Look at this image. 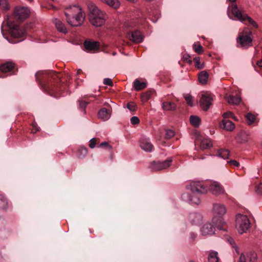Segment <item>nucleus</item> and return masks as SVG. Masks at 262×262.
Listing matches in <instances>:
<instances>
[{
  "label": "nucleus",
  "mask_w": 262,
  "mask_h": 262,
  "mask_svg": "<svg viewBox=\"0 0 262 262\" xmlns=\"http://www.w3.org/2000/svg\"><path fill=\"white\" fill-rule=\"evenodd\" d=\"M79 107L81 108L84 109L88 105V102L84 100H79Z\"/></svg>",
  "instance_id": "nucleus-50"
},
{
  "label": "nucleus",
  "mask_w": 262,
  "mask_h": 262,
  "mask_svg": "<svg viewBox=\"0 0 262 262\" xmlns=\"http://www.w3.org/2000/svg\"><path fill=\"white\" fill-rule=\"evenodd\" d=\"M223 117L225 118H234V117H233V114H232V113L230 112H227V113H225L223 114Z\"/></svg>",
  "instance_id": "nucleus-53"
},
{
  "label": "nucleus",
  "mask_w": 262,
  "mask_h": 262,
  "mask_svg": "<svg viewBox=\"0 0 262 262\" xmlns=\"http://www.w3.org/2000/svg\"><path fill=\"white\" fill-rule=\"evenodd\" d=\"M230 242L232 244V242L234 243L233 239L232 238H230Z\"/></svg>",
  "instance_id": "nucleus-60"
},
{
  "label": "nucleus",
  "mask_w": 262,
  "mask_h": 262,
  "mask_svg": "<svg viewBox=\"0 0 262 262\" xmlns=\"http://www.w3.org/2000/svg\"><path fill=\"white\" fill-rule=\"evenodd\" d=\"M201 232L203 235H213L215 232L214 225L210 223L204 224L201 228Z\"/></svg>",
  "instance_id": "nucleus-15"
},
{
  "label": "nucleus",
  "mask_w": 262,
  "mask_h": 262,
  "mask_svg": "<svg viewBox=\"0 0 262 262\" xmlns=\"http://www.w3.org/2000/svg\"><path fill=\"white\" fill-rule=\"evenodd\" d=\"M228 102L230 104L237 105L241 102V98L237 96L230 95L227 97Z\"/></svg>",
  "instance_id": "nucleus-27"
},
{
  "label": "nucleus",
  "mask_w": 262,
  "mask_h": 262,
  "mask_svg": "<svg viewBox=\"0 0 262 262\" xmlns=\"http://www.w3.org/2000/svg\"><path fill=\"white\" fill-rule=\"evenodd\" d=\"M47 74V77L50 79V81L46 84L45 86V89L46 91L50 92L51 95H53V94L57 93L59 91V89L57 88V85H56L54 83H53L52 80H53V81H55L56 83L57 84L60 81L61 78L60 75V74L55 71H51Z\"/></svg>",
  "instance_id": "nucleus-5"
},
{
  "label": "nucleus",
  "mask_w": 262,
  "mask_h": 262,
  "mask_svg": "<svg viewBox=\"0 0 262 262\" xmlns=\"http://www.w3.org/2000/svg\"><path fill=\"white\" fill-rule=\"evenodd\" d=\"M100 1L115 9H118L120 6V3L118 0H100Z\"/></svg>",
  "instance_id": "nucleus-20"
},
{
  "label": "nucleus",
  "mask_w": 262,
  "mask_h": 262,
  "mask_svg": "<svg viewBox=\"0 0 262 262\" xmlns=\"http://www.w3.org/2000/svg\"><path fill=\"white\" fill-rule=\"evenodd\" d=\"M33 128H34L32 130V132L33 133H35L36 132H37V131H38V129L37 128V127L35 126H34Z\"/></svg>",
  "instance_id": "nucleus-56"
},
{
  "label": "nucleus",
  "mask_w": 262,
  "mask_h": 262,
  "mask_svg": "<svg viewBox=\"0 0 262 262\" xmlns=\"http://www.w3.org/2000/svg\"><path fill=\"white\" fill-rule=\"evenodd\" d=\"M185 99L187 102V103L190 105V106H192L193 105V98L190 95H186L185 96Z\"/></svg>",
  "instance_id": "nucleus-42"
},
{
  "label": "nucleus",
  "mask_w": 262,
  "mask_h": 262,
  "mask_svg": "<svg viewBox=\"0 0 262 262\" xmlns=\"http://www.w3.org/2000/svg\"><path fill=\"white\" fill-rule=\"evenodd\" d=\"M208 260L209 262H218L217 252L214 251L211 252L208 256Z\"/></svg>",
  "instance_id": "nucleus-32"
},
{
  "label": "nucleus",
  "mask_w": 262,
  "mask_h": 262,
  "mask_svg": "<svg viewBox=\"0 0 262 262\" xmlns=\"http://www.w3.org/2000/svg\"><path fill=\"white\" fill-rule=\"evenodd\" d=\"M188 189L196 194H206L207 192V187L203 182L201 181L191 182Z\"/></svg>",
  "instance_id": "nucleus-8"
},
{
  "label": "nucleus",
  "mask_w": 262,
  "mask_h": 262,
  "mask_svg": "<svg viewBox=\"0 0 262 262\" xmlns=\"http://www.w3.org/2000/svg\"><path fill=\"white\" fill-rule=\"evenodd\" d=\"M190 123L195 127H198L201 123V119L196 116H191L190 117Z\"/></svg>",
  "instance_id": "nucleus-31"
},
{
  "label": "nucleus",
  "mask_w": 262,
  "mask_h": 262,
  "mask_svg": "<svg viewBox=\"0 0 262 262\" xmlns=\"http://www.w3.org/2000/svg\"><path fill=\"white\" fill-rule=\"evenodd\" d=\"M103 84L111 86H112L113 85L112 79L107 78L104 79Z\"/></svg>",
  "instance_id": "nucleus-49"
},
{
  "label": "nucleus",
  "mask_w": 262,
  "mask_h": 262,
  "mask_svg": "<svg viewBox=\"0 0 262 262\" xmlns=\"http://www.w3.org/2000/svg\"><path fill=\"white\" fill-rule=\"evenodd\" d=\"M0 7L4 10H8L10 8L9 3L7 0H0Z\"/></svg>",
  "instance_id": "nucleus-35"
},
{
  "label": "nucleus",
  "mask_w": 262,
  "mask_h": 262,
  "mask_svg": "<svg viewBox=\"0 0 262 262\" xmlns=\"http://www.w3.org/2000/svg\"><path fill=\"white\" fill-rule=\"evenodd\" d=\"M190 202L194 204L198 205L200 203V199L198 196H192L189 200Z\"/></svg>",
  "instance_id": "nucleus-44"
},
{
  "label": "nucleus",
  "mask_w": 262,
  "mask_h": 262,
  "mask_svg": "<svg viewBox=\"0 0 262 262\" xmlns=\"http://www.w3.org/2000/svg\"><path fill=\"white\" fill-rule=\"evenodd\" d=\"M198 158L200 159L204 160L205 158V157L204 156H201Z\"/></svg>",
  "instance_id": "nucleus-59"
},
{
  "label": "nucleus",
  "mask_w": 262,
  "mask_h": 262,
  "mask_svg": "<svg viewBox=\"0 0 262 262\" xmlns=\"http://www.w3.org/2000/svg\"><path fill=\"white\" fill-rule=\"evenodd\" d=\"M131 123L133 125H137L140 122V120L137 116H133L130 119Z\"/></svg>",
  "instance_id": "nucleus-48"
},
{
  "label": "nucleus",
  "mask_w": 262,
  "mask_h": 262,
  "mask_svg": "<svg viewBox=\"0 0 262 262\" xmlns=\"http://www.w3.org/2000/svg\"><path fill=\"white\" fill-rule=\"evenodd\" d=\"M226 213V208L224 205L220 203H215L213 205L212 221L215 225L216 228L220 230L227 231L224 227L226 224L223 219V216Z\"/></svg>",
  "instance_id": "nucleus-3"
},
{
  "label": "nucleus",
  "mask_w": 262,
  "mask_h": 262,
  "mask_svg": "<svg viewBox=\"0 0 262 262\" xmlns=\"http://www.w3.org/2000/svg\"><path fill=\"white\" fill-rule=\"evenodd\" d=\"M88 149L85 147H80L78 150V157L83 158L88 154Z\"/></svg>",
  "instance_id": "nucleus-33"
},
{
  "label": "nucleus",
  "mask_w": 262,
  "mask_h": 262,
  "mask_svg": "<svg viewBox=\"0 0 262 262\" xmlns=\"http://www.w3.org/2000/svg\"><path fill=\"white\" fill-rule=\"evenodd\" d=\"M162 108L164 111H173L176 110V104L170 101L163 102L162 103Z\"/></svg>",
  "instance_id": "nucleus-24"
},
{
  "label": "nucleus",
  "mask_w": 262,
  "mask_h": 262,
  "mask_svg": "<svg viewBox=\"0 0 262 262\" xmlns=\"http://www.w3.org/2000/svg\"><path fill=\"white\" fill-rule=\"evenodd\" d=\"M15 67V64L12 61H7L0 67V70L2 73H5L11 72Z\"/></svg>",
  "instance_id": "nucleus-19"
},
{
  "label": "nucleus",
  "mask_w": 262,
  "mask_h": 262,
  "mask_svg": "<svg viewBox=\"0 0 262 262\" xmlns=\"http://www.w3.org/2000/svg\"><path fill=\"white\" fill-rule=\"evenodd\" d=\"M217 155L224 159H227L229 158L230 152L228 149H220L218 150Z\"/></svg>",
  "instance_id": "nucleus-29"
},
{
  "label": "nucleus",
  "mask_w": 262,
  "mask_h": 262,
  "mask_svg": "<svg viewBox=\"0 0 262 262\" xmlns=\"http://www.w3.org/2000/svg\"><path fill=\"white\" fill-rule=\"evenodd\" d=\"M8 202L7 199L2 195H0V208L4 209L7 208Z\"/></svg>",
  "instance_id": "nucleus-37"
},
{
  "label": "nucleus",
  "mask_w": 262,
  "mask_h": 262,
  "mask_svg": "<svg viewBox=\"0 0 262 262\" xmlns=\"http://www.w3.org/2000/svg\"><path fill=\"white\" fill-rule=\"evenodd\" d=\"M212 143L211 140L209 139H203L200 144V148L202 149H206L212 147Z\"/></svg>",
  "instance_id": "nucleus-26"
},
{
  "label": "nucleus",
  "mask_w": 262,
  "mask_h": 262,
  "mask_svg": "<svg viewBox=\"0 0 262 262\" xmlns=\"http://www.w3.org/2000/svg\"><path fill=\"white\" fill-rule=\"evenodd\" d=\"M140 146L141 148L145 151L150 152L153 149V145L149 139L142 138L140 140Z\"/></svg>",
  "instance_id": "nucleus-16"
},
{
  "label": "nucleus",
  "mask_w": 262,
  "mask_h": 262,
  "mask_svg": "<svg viewBox=\"0 0 262 262\" xmlns=\"http://www.w3.org/2000/svg\"><path fill=\"white\" fill-rule=\"evenodd\" d=\"M231 12L232 14L240 21L244 23L245 24H246V21H248L253 27L256 29L258 28V25L257 23L247 14L243 13L242 11L238 8L236 4L232 6Z\"/></svg>",
  "instance_id": "nucleus-6"
},
{
  "label": "nucleus",
  "mask_w": 262,
  "mask_h": 262,
  "mask_svg": "<svg viewBox=\"0 0 262 262\" xmlns=\"http://www.w3.org/2000/svg\"><path fill=\"white\" fill-rule=\"evenodd\" d=\"M82 73V70L80 69L78 70L77 74L78 75Z\"/></svg>",
  "instance_id": "nucleus-58"
},
{
  "label": "nucleus",
  "mask_w": 262,
  "mask_h": 262,
  "mask_svg": "<svg viewBox=\"0 0 262 262\" xmlns=\"http://www.w3.org/2000/svg\"><path fill=\"white\" fill-rule=\"evenodd\" d=\"M193 49L199 54L203 53L204 51L203 48L200 43H194L193 45Z\"/></svg>",
  "instance_id": "nucleus-34"
},
{
  "label": "nucleus",
  "mask_w": 262,
  "mask_h": 262,
  "mask_svg": "<svg viewBox=\"0 0 262 262\" xmlns=\"http://www.w3.org/2000/svg\"><path fill=\"white\" fill-rule=\"evenodd\" d=\"M183 60L184 61L188 63L189 64H191L192 62V60L191 59V57L189 54H185L183 56Z\"/></svg>",
  "instance_id": "nucleus-46"
},
{
  "label": "nucleus",
  "mask_w": 262,
  "mask_h": 262,
  "mask_svg": "<svg viewBox=\"0 0 262 262\" xmlns=\"http://www.w3.org/2000/svg\"><path fill=\"white\" fill-rule=\"evenodd\" d=\"M248 257L250 262H256L257 260V254L255 252H250Z\"/></svg>",
  "instance_id": "nucleus-43"
},
{
  "label": "nucleus",
  "mask_w": 262,
  "mask_h": 262,
  "mask_svg": "<svg viewBox=\"0 0 262 262\" xmlns=\"http://www.w3.org/2000/svg\"><path fill=\"white\" fill-rule=\"evenodd\" d=\"M126 107L131 112H135L136 111L137 106V105L133 102H128L127 104Z\"/></svg>",
  "instance_id": "nucleus-40"
},
{
  "label": "nucleus",
  "mask_w": 262,
  "mask_h": 262,
  "mask_svg": "<svg viewBox=\"0 0 262 262\" xmlns=\"http://www.w3.org/2000/svg\"><path fill=\"white\" fill-rule=\"evenodd\" d=\"M152 92L151 91H147L141 95V99L142 101L146 102L149 100L152 95Z\"/></svg>",
  "instance_id": "nucleus-38"
},
{
  "label": "nucleus",
  "mask_w": 262,
  "mask_h": 262,
  "mask_svg": "<svg viewBox=\"0 0 262 262\" xmlns=\"http://www.w3.org/2000/svg\"><path fill=\"white\" fill-rule=\"evenodd\" d=\"M221 126L228 131H232L235 128L234 124L229 120H223Z\"/></svg>",
  "instance_id": "nucleus-22"
},
{
  "label": "nucleus",
  "mask_w": 262,
  "mask_h": 262,
  "mask_svg": "<svg viewBox=\"0 0 262 262\" xmlns=\"http://www.w3.org/2000/svg\"><path fill=\"white\" fill-rule=\"evenodd\" d=\"M89 11L88 18L90 23L96 27L103 25L107 18L105 12L100 10L94 3H86Z\"/></svg>",
  "instance_id": "nucleus-2"
},
{
  "label": "nucleus",
  "mask_w": 262,
  "mask_h": 262,
  "mask_svg": "<svg viewBox=\"0 0 262 262\" xmlns=\"http://www.w3.org/2000/svg\"><path fill=\"white\" fill-rule=\"evenodd\" d=\"M229 1H230V2H235L236 0H228Z\"/></svg>",
  "instance_id": "nucleus-61"
},
{
  "label": "nucleus",
  "mask_w": 262,
  "mask_h": 262,
  "mask_svg": "<svg viewBox=\"0 0 262 262\" xmlns=\"http://www.w3.org/2000/svg\"><path fill=\"white\" fill-rule=\"evenodd\" d=\"M175 135L174 132L171 129H166L165 134V138L166 139H170L172 138Z\"/></svg>",
  "instance_id": "nucleus-41"
},
{
  "label": "nucleus",
  "mask_w": 262,
  "mask_h": 262,
  "mask_svg": "<svg viewBox=\"0 0 262 262\" xmlns=\"http://www.w3.org/2000/svg\"><path fill=\"white\" fill-rule=\"evenodd\" d=\"M208 76V73L206 71H202L198 76L199 82L203 84H206L207 82Z\"/></svg>",
  "instance_id": "nucleus-25"
},
{
  "label": "nucleus",
  "mask_w": 262,
  "mask_h": 262,
  "mask_svg": "<svg viewBox=\"0 0 262 262\" xmlns=\"http://www.w3.org/2000/svg\"><path fill=\"white\" fill-rule=\"evenodd\" d=\"M30 14V10L26 7H16L13 11V14L16 19L23 21L27 18Z\"/></svg>",
  "instance_id": "nucleus-10"
},
{
  "label": "nucleus",
  "mask_w": 262,
  "mask_h": 262,
  "mask_svg": "<svg viewBox=\"0 0 262 262\" xmlns=\"http://www.w3.org/2000/svg\"><path fill=\"white\" fill-rule=\"evenodd\" d=\"M189 219L192 224H195L201 221L202 217L198 213H192L189 216Z\"/></svg>",
  "instance_id": "nucleus-30"
},
{
  "label": "nucleus",
  "mask_w": 262,
  "mask_h": 262,
  "mask_svg": "<svg viewBox=\"0 0 262 262\" xmlns=\"http://www.w3.org/2000/svg\"><path fill=\"white\" fill-rule=\"evenodd\" d=\"M196 237V235L194 233L191 234V237L192 239H195Z\"/></svg>",
  "instance_id": "nucleus-57"
},
{
  "label": "nucleus",
  "mask_w": 262,
  "mask_h": 262,
  "mask_svg": "<svg viewBox=\"0 0 262 262\" xmlns=\"http://www.w3.org/2000/svg\"><path fill=\"white\" fill-rule=\"evenodd\" d=\"M189 262H194V261L193 260H190Z\"/></svg>",
  "instance_id": "nucleus-62"
},
{
  "label": "nucleus",
  "mask_w": 262,
  "mask_h": 262,
  "mask_svg": "<svg viewBox=\"0 0 262 262\" xmlns=\"http://www.w3.org/2000/svg\"><path fill=\"white\" fill-rule=\"evenodd\" d=\"M209 190L211 193L215 195L222 194L225 192V190L221 185L216 182L211 183L209 186Z\"/></svg>",
  "instance_id": "nucleus-13"
},
{
  "label": "nucleus",
  "mask_w": 262,
  "mask_h": 262,
  "mask_svg": "<svg viewBox=\"0 0 262 262\" xmlns=\"http://www.w3.org/2000/svg\"><path fill=\"white\" fill-rule=\"evenodd\" d=\"M172 162V160L171 158H168L163 161H154L150 163L149 168L154 171L162 170L169 167L171 165Z\"/></svg>",
  "instance_id": "nucleus-9"
},
{
  "label": "nucleus",
  "mask_w": 262,
  "mask_h": 262,
  "mask_svg": "<svg viewBox=\"0 0 262 262\" xmlns=\"http://www.w3.org/2000/svg\"><path fill=\"white\" fill-rule=\"evenodd\" d=\"M99 147H104L110 150H112V146L107 142H104L101 143L99 145Z\"/></svg>",
  "instance_id": "nucleus-45"
},
{
  "label": "nucleus",
  "mask_w": 262,
  "mask_h": 262,
  "mask_svg": "<svg viewBox=\"0 0 262 262\" xmlns=\"http://www.w3.org/2000/svg\"><path fill=\"white\" fill-rule=\"evenodd\" d=\"M54 22L55 27L58 31L63 33H67L68 32L66 26L60 19L55 18Z\"/></svg>",
  "instance_id": "nucleus-21"
},
{
  "label": "nucleus",
  "mask_w": 262,
  "mask_h": 262,
  "mask_svg": "<svg viewBox=\"0 0 262 262\" xmlns=\"http://www.w3.org/2000/svg\"><path fill=\"white\" fill-rule=\"evenodd\" d=\"M67 21L72 27H79L83 24L85 15L82 8L79 6H70L64 11Z\"/></svg>",
  "instance_id": "nucleus-1"
},
{
  "label": "nucleus",
  "mask_w": 262,
  "mask_h": 262,
  "mask_svg": "<svg viewBox=\"0 0 262 262\" xmlns=\"http://www.w3.org/2000/svg\"><path fill=\"white\" fill-rule=\"evenodd\" d=\"M112 114V110L102 108L98 113V118L103 121H106L110 119Z\"/></svg>",
  "instance_id": "nucleus-18"
},
{
  "label": "nucleus",
  "mask_w": 262,
  "mask_h": 262,
  "mask_svg": "<svg viewBox=\"0 0 262 262\" xmlns=\"http://www.w3.org/2000/svg\"><path fill=\"white\" fill-rule=\"evenodd\" d=\"M100 42L97 41L85 40L83 46L85 50L88 52H96L100 49Z\"/></svg>",
  "instance_id": "nucleus-12"
},
{
  "label": "nucleus",
  "mask_w": 262,
  "mask_h": 262,
  "mask_svg": "<svg viewBox=\"0 0 262 262\" xmlns=\"http://www.w3.org/2000/svg\"><path fill=\"white\" fill-rule=\"evenodd\" d=\"M246 118H247V120L249 121L248 124L250 125V124H251L252 123H253V122H254L256 117H255V115L249 113L247 114Z\"/></svg>",
  "instance_id": "nucleus-39"
},
{
  "label": "nucleus",
  "mask_w": 262,
  "mask_h": 262,
  "mask_svg": "<svg viewBox=\"0 0 262 262\" xmlns=\"http://www.w3.org/2000/svg\"><path fill=\"white\" fill-rule=\"evenodd\" d=\"M7 25L9 26L10 28L13 29V30L12 31V35L15 38H21L24 36L26 33L25 31L23 30H18L16 29V26L13 25L11 24L10 22L8 20L7 21Z\"/></svg>",
  "instance_id": "nucleus-17"
},
{
  "label": "nucleus",
  "mask_w": 262,
  "mask_h": 262,
  "mask_svg": "<svg viewBox=\"0 0 262 262\" xmlns=\"http://www.w3.org/2000/svg\"><path fill=\"white\" fill-rule=\"evenodd\" d=\"M213 98L211 95L208 93L202 94L200 100L201 108L205 111H207L210 106L212 104Z\"/></svg>",
  "instance_id": "nucleus-11"
},
{
  "label": "nucleus",
  "mask_w": 262,
  "mask_h": 262,
  "mask_svg": "<svg viewBox=\"0 0 262 262\" xmlns=\"http://www.w3.org/2000/svg\"><path fill=\"white\" fill-rule=\"evenodd\" d=\"M193 61L195 63V67L198 69H202L204 67V63H201L200 58L199 57H195L193 58Z\"/></svg>",
  "instance_id": "nucleus-36"
},
{
  "label": "nucleus",
  "mask_w": 262,
  "mask_h": 262,
  "mask_svg": "<svg viewBox=\"0 0 262 262\" xmlns=\"http://www.w3.org/2000/svg\"><path fill=\"white\" fill-rule=\"evenodd\" d=\"M128 38L135 43H140L143 41V35L138 30L129 33L127 35Z\"/></svg>",
  "instance_id": "nucleus-14"
},
{
  "label": "nucleus",
  "mask_w": 262,
  "mask_h": 262,
  "mask_svg": "<svg viewBox=\"0 0 262 262\" xmlns=\"http://www.w3.org/2000/svg\"><path fill=\"white\" fill-rule=\"evenodd\" d=\"M238 262H246V257L244 254H241Z\"/></svg>",
  "instance_id": "nucleus-54"
},
{
  "label": "nucleus",
  "mask_w": 262,
  "mask_h": 262,
  "mask_svg": "<svg viewBox=\"0 0 262 262\" xmlns=\"http://www.w3.org/2000/svg\"><path fill=\"white\" fill-rule=\"evenodd\" d=\"M256 191L259 194H262V183L259 184L256 187Z\"/></svg>",
  "instance_id": "nucleus-52"
},
{
  "label": "nucleus",
  "mask_w": 262,
  "mask_h": 262,
  "mask_svg": "<svg viewBox=\"0 0 262 262\" xmlns=\"http://www.w3.org/2000/svg\"><path fill=\"white\" fill-rule=\"evenodd\" d=\"M97 140L96 138H93L90 140L89 147L91 148H94L95 147Z\"/></svg>",
  "instance_id": "nucleus-47"
},
{
  "label": "nucleus",
  "mask_w": 262,
  "mask_h": 262,
  "mask_svg": "<svg viewBox=\"0 0 262 262\" xmlns=\"http://www.w3.org/2000/svg\"><path fill=\"white\" fill-rule=\"evenodd\" d=\"M250 139V136L248 133L243 132H241L237 136V141L240 143L247 142Z\"/></svg>",
  "instance_id": "nucleus-23"
},
{
  "label": "nucleus",
  "mask_w": 262,
  "mask_h": 262,
  "mask_svg": "<svg viewBox=\"0 0 262 262\" xmlns=\"http://www.w3.org/2000/svg\"><path fill=\"white\" fill-rule=\"evenodd\" d=\"M252 31L247 27L243 29L236 38L237 47L246 49L252 46Z\"/></svg>",
  "instance_id": "nucleus-4"
},
{
  "label": "nucleus",
  "mask_w": 262,
  "mask_h": 262,
  "mask_svg": "<svg viewBox=\"0 0 262 262\" xmlns=\"http://www.w3.org/2000/svg\"><path fill=\"white\" fill-rule=\"evenodd\" d=\"M134 88L136 91H140L147 86V84L144 82H141L138 79H136L134 83Z\"/></svg>",
  "instance_id": "nucleus-28"
},
{
  "label": "nucleus",
  "mask_w": 262,
  "mask_h": 262,
  "mask_svg": "<svg viewBox=\"0 0 262 262\" xmlns=\"http://www.w3.org/2000/svg\"><path fill=\"white\" fill-rule=\"evenodd\" d=\"M227 163L230 164L231 165L235 166L236 167H238L239 166V163L236 160H231L227 161Z\"/></svg>",
  "instance_id": "nucleus-51"
},
{
  "label": "nucleus",
  "mask_w": 262,
  "mask_h": 262,
  "mask_svg": "<svg viewBox=\"0 0 262 262\" xmlns=\"http://www.w3.org/2000/svg\"><path fill=\"white\" fill-rule=\"evenodd\" d=\"M250 225L249 220L246 215L238 214L236 216L235 227L238 233L242 234L246 232Z\"/></svg>",
  "instance_id": "nucleus-7"
},
{
  "label": "nucleus",
  "mask_w": 262,
  "mask_h": 262,
  "mask_svg": "<svg viewBox=\"0 0 262 262\" xmlns=\"http://www.w3.org/2000/svg\"><path fill=\"white\" fill-rule=\"evenodd\" d=\"M256 64L259 67H262V58L260 60L257 61Z\"/></svg>",
  "instance_id": "nucleus-55"
}]
</instances>
